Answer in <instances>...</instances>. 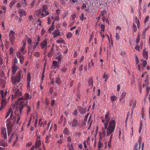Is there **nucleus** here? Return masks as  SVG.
<instances>
[{
  "label": "nucleus",
  "mask_w": 150,
  "mask_h": 150,
  "mask_svg": "<svg viewBox=\"0 0 150 150\" xmlns=\"http://www.w3.org/2000/svg\"><path fill=\"white\" fill-rule=\"evenodd\" d=\"M115 124L116 122L115 120H110L109 122L108 128L106 130L107 137L110 135L108 144V146L109 148H110L111 146V141L113 135V132L115 129Z\"/></svg>",
  "instance_id": "obj_1"
},
{
  "label": "nucleus",
  "mask_w": 150,
  "mask_h": 150,
  "mask_svg": "<svg viewBox=\"0 0 150 150\" xmlns=\"http://www.w3.org/2000/svg\"><path fill=\"white\" fill-rule=\"evenodd\" d=\"M21 87L15 85L12 89L13 93L14 95H11V99L12 100L13 99L18 98L19 97L22 96V90L21 88Z\"/></svg>",
  "instance_id": "obj_2"
},
{
  "label": "nucleus",
  "mask_w": 150,
  "mask_h": 150,
  "mask_svg": "<svg viewBox=\"0 0 150 150\" xmlns=\"http://www.w3.org/2000/svg\"><path fill=\"white\" fill-rule=\"evenodd\" d=\"M49 6V5H45L42 6V8L40 9L39 14L42 17H45L49 14V13L47 10Z\"/></svg>",
  "instance_id": "obj_3"
},
{
  "label": "nucleus",
  "mask_w": 150,
  "mask_h": 150,
  "mask_svg": "<svg viewBox=\"0 0 150 150\" xmlns=\"http://www.w3.org/2000/svg\"><path fill=\"white\" fill-rule=\"evenodd\" d=\"M105 119H104L103 117H101L102 122L104 123V128L105 129H106V130H107V129L108 128V126L109 123V122L110 120L109 111L105 115Z\"/></svg>",
  "instance_id": "obj_4"
},
{
  "label": "nucleus",
  "mask_w": 150,
  "mask_h": 150,
  "mask_svg": "<svg viewBox=\"0 0 150 150\" xmlns=\"http://www.w3.org/2000/svg\"><path fill=\"white\" fill-rule=\"evenodd\" d=\"M9 37L10 42H11L12 45H13L14 42L16 37V35L13 30H11L10 31Z\"/></svg>",
  "instance_id": "obj_5"
},
{
  "label": "nucleus",
  "mask_w": 150,
  "mask_h": 150,
  "mask_svg": "<svg viewBox=\"0 0 150 150\" xmlns=\"http://www.w3.org/2000/svg\"><path fill=\"white\" fill-rule=\"evenodd\" d=\"M21 72H18L16 76L13 77V76H11V80L12 83L13 84L17 83L20 81L21 78Z\"/></svg>",
  "instance_id": "obj_6"
},
{
  "label": "nucleus",
  "mask_w": 150,
  "mask_h": 150,
  "mask_svg": "<svg viewBox=\"0 0 150 150\" xmlns=\"http://www.w3.org/2000/svg\"><path fill=\"white\" fill-rule=\"evenodd\" d=\"M68 124L69 125H71V126L73 127H76L79 125L78 121L75 118L73 119L72 121H70L69 120Z\"/></svg>",
  "instance_id": "obj_7"
},
{
  "label": "nucleus",
  "mask_w": 150,
  "mask_h": 150,
  "mask_svg": "<svg viewBox=\"0 0 150 150\" xmlns=\"http://www.w3.org/2000/svg\"><path fill=\"white\" fill-rule=\"evenodd\" d=\"M32 98V96L30 95L29 93H26L24 95V98L23 97H21L18 99V101H20L23 100H30Z\"/></svg>",
  "instance_id": "obj_8"
},
{
  "label": "nucleus",
  "mask_w": 150,
  "mask_h": 150,
  "mask_svg": "<svg viewBox=\"0 0 150 150\" xmlns=\"http://www.w3.org/2000/svg\"><path fill=\"white\" fill-rule=\"evenodd\" d=\"M1 136L4 139H6L7 138L6 130L5 128H2L1 129Z\"/></svg>",
  "instance_id": "obj_9"
},
{
  "label": "nucleus",
  "mask_w": 150,
  "mask_h": 150,
  "mask_svg": "<svg viewBox=\"0 0 150 150\" xmlns=\"http://www.w3.org/2000/svg\"><path fill=\"white\" fill-rule=\"evenodd\" d=\"M86 108H83L81 106H79L78 107V110L81 114H85L86 112Z\"/></svg>",
  "instance_id": "obj_10"
},
{
  "label": "nucleus",
  "mask_w": 150,
  "mask_h": 150,
  "mask_svg": "<svg viewBox=\"0 0 150 150\" xmlns=\"http://www.w3.org/2000/svg\"><path fill=\"white\" fill-rule=\"evenodd\" d=\"M47 45V39H45L40 44L42 49L45 48Z\"/></svg>",
  "instance_id": "obj_11"
},
{
  "label": "nucleus",
  "mask_w": 150,
  "mask_h": 150,
  "mask_svg": "<svg viewBox=\"0 0 150 150\" xmlns=\"http://www.w3.org/2000/svg\"><path fill=\"white\" fill-rule=\"evenodd\" d=\"M67 146L68 147H72L73 144L71 142V139L70 137H68L67 138Z\"/></svg>",
  "instance_id": "obj_12"
},
{
  "label": "nucleus",
  "mask_w": 150,
  "mask_h": 150,
  "mask_svg": "<svg viewBox=\"0 0 150 150\" xmlns=\"http://www.w3.org/2000/svg\"><path fill=\"white\" fill-rule=\"evenodd\" d=\"M19 69L18 67L16 65H13L12 67V73L13 75L15 74L16 72Z\"/></svg>",
  "instance_id": "obj_13"
},
{
  "label": "nucleus",
  "mask_w": 150,
  "mask_h": 150,
  "mask_svg": "<svg viewBox=\"0 0 150 150\" xmlns=\"http://www.w3.org/2000/svg\"><path fill=\"white\" fill-rule=\"evenodd\" d=\"M139 144L138 145V144L137 143H136L134 146V150H139L140 149V147L141 146V141L140 140H139Z\"/></svg>",
  "instance_id": "obj_14"
},
{
  "label": "nucleus",
  "mask_w": 150,
  "mask_h": 150,
  "mask_svg": "<svg viewBox=\"0 0 150 150\" xmlns=\"http://www.w3.org/2000/svg\"><path fill=\"white\" fill-rule=\"evenodd\" d=\"M17 57L19 58L20 59V62L21 64H23L24 59V57L21 55V54H20V53L17 54Z\"/></svg>",
  "instance_id": "obj_15"
},
{
  "label": "nucleus",
  "mask_w": 150,
  "mask_h": 150,
  "mask_svg": "<svg viewBox=\"0 0 150 150\" xmlns=\"http://www.w3.org/2000/svg\"><path fill=\"white\" fill-rule=\"evenodd\" d=\"M41 145V141L39 140H36L35 142V144L34 145L35 146V149H36L40 147Z\"/></svg>",
  "instance_id": "obj_16"
},
{
  "label": "nucleus",
  "mask_w": 150,
  "mask_h": 150,
  "mask_svg": "<svg viewBox=\"0 0 150 150\" xmlns=\"http://www.w3.org/2000/svg\"><path fill=\"white\" fill-rule=\"evenodd\" d=\"M25 44H24L23 46L21 47L20 49L19 50V52L18 53H20V54H25V52H24V50L25 48Z\"/></svg>",
  "instance_id": "obj_17"
},
{
  "label": "nucleus",
  "mask_w": 150,
  "mask_h": 150,
  "mask_svg": "<svg viewBox=\"0 0 150 150\" xmlns=\"http://www.w3.org/2000/svg\"><path fill=\"white\" fill-rule=\"evenodd\" d=\"M52 67L53 69H55L57 68L59 66V65L58 64L57 61H54L52 62Z\"/></svg>",
  "instance_id": "obj_18"
},
{
  "label": "nucleus",
  "mask_w": 150,
  "mask_h": 150,
  "mask_svg": "<svg viewBox=\"0 0 150 150\" xmlns=\"http://www.w3.org/2000/svg\"><path fill=\"white\" fill-rule=\"evenodd\" d=\"M52 34L53 35V38H55L58 35H59L60 32L59 31L57 30H55L52 33Z\"/></svg>",
  "instance_id": "obj_19"
},
{
  "label": "nucleus",
  "mask_w": 150,
  "mask_h": 150,
  "mask_svg": "<svg viewBox=\"0 0 150 150\" xmlns=\"http://www.w3.org/2000/svg\"><path fill=\"white\" fill-rule=\"evenodd\" d=\"M25 104H23L21 102L20 103L19 106L18 110L19 111V113L20 114H21L22 110L23 109V108Z\"/></svg>",
  "instance_id": "obj_20"
},
{
  "label": "nucleus",
  "mask_w": 150,
  "mask_h": 150,
  "mask_svg": "<svg viewBox=\"0 0 150 150\" xmlns=\"http://www.w3.org/2000/svg\"><path fill=\"white\" fill-rule=\"evenodd\" d=\"M143 57L145 58L146 59H147L148 58V52L146 51V48H145L144 49L143 52Z\"/></svg>",
  "instance_id": "obj_21"
},
{
  "label": "nucleus",
  "mask_w": 150,
  "mask_h": 150,
  "mask_svg": "<svg viewBox=\"0 0 150 150\" xmlns=\"http://www.w3.org/2000/svg\"><path fill=\"white\" fill-rule=\"evenodd\" d=\"M31 76L29 72L28 73L27 75V84H30L31 81Z\"/></svg>",
  "instance_id": "obj_22"
},
{
  "label": "nucleus",
  "mask_w": 150,
  "mask_h": 150,
  "mask_svg": "<svg viewBox=\"0 0 150 150\" xmlns=\"http://www.w3.org/2000/svg\"><path fill=\"white\" fill-rule=\"evenodd\" d=\"M7 127V131H11L12 128V126L11 125V123L8 122L6 124Z\"/></svg>",
  "instance_id": "obj_23"
},
{
  "label": "nucleus",
  "mask_w": 150,
  "mask_h": 150,
  "mask_svg": "<svg viewBox=\"0 0 150 150\" xmlns=\"http://www.w3.org/2000/svg\"><path fill=\"white\" fill-rule=\"evenodd\" d=\"M126 93L125 92H122L121 93L120 95V97H119L120 98V101H121L125 97Z\"/></svg>",
  "instance_id": "obj_24"
},
{
  "label": "nucleus",
  "mask_w": 150,
  "mask_h": 150,
  "mask_svg": "<svg viewBox=\"0 0 150 150\" xmlns=\"http://www.w3.org/2000/svg\"><path fill=\"white\" fill-rule=\"evenodd\" d=\"M17 2L16 0H12V1L9 4V7L11 9L13 5Z\"/></svg>",
  "instance_id": "obj_25"
},
{
  "label": "nucleus",
  "mask_w": 150,
  "mask_h": 150,
  "mask_svg": "<svg viewBox=\"0 0 150 150\" xmlns=\"http://www.w3.org/2000/svg\"><path fill=\"white\" fill-rule=\"evenodd\" d=\"M7 145V143L6 142H5L4 141H1L0 142V146L4 147L6 146Z\"/></svg>",
  "instance_id": "obj_26"
},
{
  "label": "nucleus",
  "mask_w": 150,
  "mask_h": 150,
  "mask_svg": "<svg viewBox=\"0 0 150 150\" xmlns=\"http://www.w3.org/2000/svg\"><path fill=\"white\" fill-rule=\"evenodd\" d=\"M11 108H10L8 109L5 117V119H6L9 115L10 113H11Z\"/></svg>",
  "instance_id": "obj_27"
},
{
  "label": "nucleus",
  "mask_w": 150,
  "mask_h": 150,
  "mask_svg": "<svg viewBox=\"0 0 150 150\" xmlns=\"http://www.w3.org/2000/svg\"><path fill=\"white\" fill-rule=\"evenodd\" d=\"M62 58V56L61 54H60L58 56L56 57V59H57L58 61V62H60Z\"/></svg>",
  "instance_id": "obj_28"
},
{
  "label": "nucleus",
  "mask_w": 150,
  "mask_h": 150,
  "mask_svg": "<svg viewBox=\"0 0 150 150\" xmlns=\"http://www.w3.org/2000/svg\"><path fill=\"white\" fill-rule=\"evenodd\" d=\"M88 84H93V81L92 77H90L88 79Z\"/></svg>",
  "instance_id": "obj_29"
},
{
  "label": "nucleus",
  "mask_w": 150,
  "mask_h": 150,
  "mask_svg": "<svg viewBox=\"0 0 150 150\" xmlns=\"http://www.w3.org/2000/svg\"><path fill=\"white\" fill-rule=\"evenodd\" d=\"M63 132L64 134L68 135L69 133V130L66 127L63 130Z\"/></svg>",
  "instance_id": "obj_30"
},
{
  "label": "nucleus",
  "mask_w": 150,
  "mask_h": 150,
  "mask_svg": "<svg viewBox=\"0 0 150 150\" xmlns=\"http://www.w3.org/2000/svg\"><path fill=\"white\" fill-rule=\"evenodd\" d=\"M117 98V97L115 96H112L110 97L111 100L113 102L115 101Z\"/></svg>",
  "instance_id": "obj_31"
},
{
  "label": "nucleus",
  "mask_w": 150,
  "mask_h": 150,
  "mask_svg": "<svg viewBox=\"0 0 150 150\" xmlns=\"http://www.w3.org/2000/svg\"><path fill=\"white\" fill-rule=\"evenodd\" d=\"M24 13L25 12L23 10H20L19 12V14L20 16V17H22L23 16Z\"/></svg>",
  "instance_id": "obj_32"
},
{
  "label": "nucleus",
  "mask_w": 150,
  "mask_h": 150,
  "mask_svg": "<svg viewBox=\"0 0 150 150\" xmlns=\"http://www.w3.org/2000/svg\"><path fill=\"white\" fill-rule=\"evenodd\" d=\"M146 93L147 95L148 94L150 89V87L148 86V85H146Z\"/></svg>",
  "instance_id": "obj_33"
},
{
  "label": "nucleus",
  "mask_w": 150,
  "mask_h": 150,
  "mask_svg": "<svg viewBox=\"0 0 150 150\" xmlns=\"http://www.w3.org/2000/svg\"><path fill=\"white\" fill-rule=\"evenodd\" d=\"M67 70V69L65 66H64L61 68L60 70L63 72L65 73Z\"/></svg>",
  "instance_id": "obj_34"
},
{
  "label": "nucleus",
  "mask_w": 150,
  "mask_h": 150,
  "mask_svg": "<svg viewBox=\"0 0 150 150\" xmlns=\"http://www.w3.org/2000/svg\"><path fill=\"white\" fill-rule=\"evenodd\" d=\"M34 55L35 57H38L40 56V54L38 52H34Z\"/></svg>",
  "instance_id": "obj_35"
},
{
  "label": "nucleus",
  "mask_w": 150,
  "mask_h": 150,
  "mask_svg": "<svg viewBox=\"0 0 150 150\" xmlns=\"http://www.w3.org/2000/svg\"><path fill=\"white\" fill-rule=\"evenodd\" d=\"M57 95V93H56L55 91L53 92L51 95H50V96L51 98H53L55 97Z\"/></svg>",
  "instance_id": "obj_36"
},
{
  "label": "nucleus",
  "mask_w": 150,
  "mask_h": 150,
  "mask_svg": "<svg viewBox=\"0 0 150 150\" xmlns=\"http://www.w3.org/2000/svg\"><path fill=\"white\" fill-rule=\"evenodd\" d=\"M55 82L56 83H60V79L59 76L57 77L55 79Z\"/></svg>",
  "instance_id": "obj_37"
},
{
  "label": "nucleus",
  "mask_w": 150,
  "mask_h": 150,
  "mask_svg": "<svg viewBox=\"0 0 150 150\" xmlns=\"http://www.w3.org/2000/svg\"><path fill=\"white\" fill-rule=\"evenodd\" d=\"M132 28L134 32H135L137 30L136 25L134 23L133 24Z\"/></svg>",
  "instance_id": "obj_38"
},
{
  "label": "nucleus",
  "mask_w": 150,
  "mask_h": 150,
  "mask_svg": "<svg viewBox=\"0 0 150 150\" xmlns=\"http://www.w3.org/2000/svg\"><path fill=\"white\" fill-rule=\"evenodd\" d=\"M42 120L41 119H40L39 120V122H38V126L39 127H41L42 126V125L43 124V125H44V124H43L42 122H41Z\"/></svg>",
  "instance_id": "obj_39"
},
{
  "label": "nucleus",
  "mask_w": 150,
  "mask_h": 150,
  "mask_svg": "<svg viewBox=\"0 0 150 150\" xmlns=\"http://www.w3.org/2000/svg\"><path fill=\"white\" fill-rule=\"evenodd\" d=\"M1 96L2 98V99L5 98V96L4 94V92L3 90H1L0 91Z\"/></svg>",
  "instance_id": "obj_40"
},
{
  "label": "nucleus",
  "mask_w": 150,
  "mask_h": 150,
  "mask_svg": "<svg viewBox=\"0 0 150 150\" xmlns=\"http://www.w3.org/2000/svg\"><path fill=\"white\" fill-rule=\"evenodd\" d=\"M89 115V113H87L85 115L84 118V122H86L88 119V118Z\"/></svg>",
  "instance_id": "obj_41"
},
{
  "label": "nucleus",
  "mask_w": 150,
  "mask_h": 150,
  "mask_svg": "<svg viewBox=\"0 0 150 150\" xmlns=\"http://www.w3.org/2000/svg\"><path fill=\"white\" fill-rule=\"evenodd\" d=\"M140 35H138L137 38L135 42L137 44L139 43L140 41Z\"/></svg>",
  "instance_id": "obj_42"
},
{
  "label": "nucleus",
  "mask_w": 150,
  "mask_h": 150,
  "mask_svg": "<svg viewBox=\"0 0 150 150\" xmlns=\"http://www.w3.org/2000/svg\"><path fill=\"white\" fill-rule=\"evenodd\" d=\"M6 105V104L3 103H1V106L0 107V110L1 111L3 108L5 107Z\"/></svg>",
  "instance_id": "obj_43"
},
{
  "label": "nucleus",
  "mask_w": 150,
  "mask_h": 150,
  "mask_svg": "<svg viewBox=\"0 0 150 150\" xmlns=\"http://www.w3.org/2000/svg\"><path fill=\"white\" fill-rule=\"evenodd\" d=\"M76 70V67H73V69H72L71 71L72 72V74L75 76V72Z\"/></svg>",
  "instance_id": "obj_44"
},
{
  "label": "nucleus",
  "mask_w": 150,
  "mask_h": 150,
  "mask_svg": "<svg viewBox=\"0 0 150 150\" xmlns=\"http://www.w3.org/2000/svg\"><path fill=\"white\" fill-rule=\"evenodd\" d=\"M53 52L51 51H50L49 52L48 54V57H51L52 55H53Z\"/></svg>",
  "instance_id": "obj_45"
},
{
  "label": "nucleus",
  "mask_w": 150,
  "mask_h": 150,
  "mask_svg": "<svg viewBox=\"0 0 150 150\" xmlns=\"http://www.w3.org/2000/svg\"><path fill=\"white\" fill-rule=\"evenodd\" d=\"M55 91V90L52 87H51L50 88V95H51L52 93H53V92Z\"/></svg>",
  "instance_id": "obj_46"
},
{
  "label": "nucleus",
  "mask_w": 150,
  "mask_h": 150,
  "mask_svg": "<svg viewBox=\"0 0 150 150\" xmlns=\"http://www.w3.org/2000/svg\"><path fill=\"white\" fill-rule=\"evenodd\" d=\"M100 28L101 29V30L104 32L105 30V26L104 25L101 24L100 26Z\"/></svg>",
  "instance_id": "obj_47"
},
{
  "label": "nucleus",
  "mask_w": 150,
  "mask_h": 150,
  "mask_svg": "<svg viewBox=\"0 0 150 150\" xmlns=\"http://www.w3.org/2000/svg\"><path fill=\"white\" fill-rule=\"evenodd\" d=\"M149 16H147L145 18V20L144 21V23H145L146 22L149 20Z\"/></svg>",
  "instance_id": "obj_48"
},
{
  "label": "nucleus",
  "mask_w": 150,
  "mask_h": 150,
  "mask_svg": "<svg viewBox=\"0 0 150 150\" xmlns=\"http://www.w3.org/2000/svg\"><path fill=\"white\" fill-rule=\"evenodd\" d=\"M32 145V142L29 141V142L26 144V147H28Z\"/></svg>",
  "instance_id": "obj_49"
},
{
  "label": "nucleus",
  "mask_w": 150,
  "mask_h": 150,
  "mask_svg": "<svg viewBox=\"0 0 150 150\" xmlns=\"http://www.w3.org/2000/svg\"><path fill=\"white\" fill-rule=\"evenodd\" d=\"M73 114L74 115L76 116L78 114V110L77 109H76L74 110V112L73 113Z\"/></svg>",
  "instance_id": "obj_50"
},
{
  "label": "nucleus",
  "mask_w": 150,
  "mask_h": 150,
  "mask_svg": "<svg viewBox=\"0 0 150 150\" xmlns=\"http://www.w3.org/2000/svg\"><path fill=\"white\" fill-rule=\"evenodd\" d=\"M145 77L146 78V79L145 80V83L147 84L148 82V79L149 78V76L147 75H146L145 76Z\"/></svg>",
  "instance_id": "obj_51"
},
{
  "label": "nucleus",
  "mask_w": 150,
  "mask_h": 150,
  "mask_svg": "<svg viewBox=\"0 0 150 150\" xmlns=\"http://www.w3.org/2000/svg\"><path fill=\"white\" fill-rule=\"evenodd\" d=\"M51 137V135L50 134H49L48 135H47L46 139V143H47L49 142L48 139L50 138Z\"/></svg>",
  "instance_id": "obj_52"
},
{
  "label": "nucleus",
  "mask_w": 150,
  "mask_h": 150,
  "mask_svg": "<svg viewBox=\"0 0 150 150\" xmlns=\"http://www.w3.org/2000/svg\"><path fill=\"white\" fill-rule=\"evenodd\" d=\"M103 144L101 142L99 141L98 143V147L99 149H100L101 147V146L103 145Z\"/></svg>",
  "instance_id": "obj_53"
},
{
  "label": "nucleus",
  "mask_w": 150,
  "mask_h": 150,
  "mask_svg": "<svg viewBox=\"0 0 150 150\" xmlns=\"http://www.w3.org/2000/svg\"><path fill=\"white\" fill-rule=\"evenodd\" d=\"M27 107L28 108L27 114H28V113L31 111V108L30 107L28 106H27Z\"/></svg>",
  "instance_id": "obj_54"
},
{
  "label": "nucleus",
  "mask_w": 150,
  "mask_h": 150,
  "mask_svg": "<svg viewBox=\"0 0 150 150\" xmlns=\"http://www.w3.org/2000/svg\"><path fill=\"white\" fill-rule=\"evenodd\" d=\"M142 63H143V67H144L145 68L146 67V65L147 64V61L146 60H144L143 61Z\"/></svg>",
  "instance_id": "obj_55"
},
{
  "label": "nucleus",
  "mask_w": 150,
  "mask_h": 150,
  "mask_svg": "<svg viewBox=\"0 0 150 150\" xmlns=\"http://www.w3.org/2000/svg\"><path fill=\"white\" fill-rule=\"evenodd\" d=\"M72 36V34L70 33H69L67 35V38H70Z\"/></svg>",
  "instance_id": "obj_56"
},
{
  "label": "nucleus",
  "mask_w": 150,
  "mask_h": 150,
  "mask_svg": "<svg viewBox=\"0 0 150 150\" xmlns=\"http://www.w3.org/2000/svg\"><path fill=\"white\" fill-rule=\"evenodd\" d=\"M91 61V63H89L88 64V68L90 69V67H93L94 65V63L93 62H92V60Z\"/></svg>",
  "instance_id": "obj_57"
},
{
  "label": "nucleus",
  "mask_w": 150,
  "mask_h": 150,
  "mask_svg": "<svg viewBox=\"0 0 150 150\" xmlns=\"http://www.w3.org/2000/svg\"><path fill=\"white\" fill-rule=\"evenodd\" d=\"M105 129H104L103 127L102 130V134L104 136H105V135H106V132H105Z\"/></svg>",
  "instance_id": "obj_58"
},
{
  "label": "nucleus",
  "mask_w": 150,
  "mask_h": 150,
  "mask_svg": "<svg viewBox=\"0 0 150 150\" xmlns=\"http://www.w3.org/2000/svg\"><path fill=\"white\" fill-rule=\"evenodd\" d=\"M54 28V26H51V27L49 29L48 31L51 32V31L53 30Z\"/></svg>",
  "instance_id": "obj_59"
},
{
  "label": "nucleus",
  "mask_w": 150,
  "mask_h": 150,
  "mask_svg": "<svg viewBox=\"0 0 150 150\" xmlns=\"http://www.w3.org/2000/svg\"><path fill=\"white\" fill-rule=\"evenodd\" d=\"M27 42L30 45H31L32 41L30 38H28L27 39Z\"/></svg>",
  "instance_id": "obj_60"
},
{
  "label": "nucleus",
  "mask_w": 150,
  "mask_h": 150,
  "mask_svg": "<svg viewBox=\"0 0 150 150\" xmlns=\"http://www.w3.org/2000/svg\"><path fill=\"white\" fill-rule=\"evenodd\" d=\"M80 19L82 21H83L84 19V14L83 13H81V15L80 16Z\"/></svg>",
  "instance_id": "obj_61"
},
{
  "label": "nucleus",
  "mask_w": 150,
  "mask_h": 150,
  "mask_svg": "<svg viewBox=\"0 0 150 150\" xmlns=\"http://www.w3.org/2000/svg\"><path fill=\"white\" fill-rule=\"evenodd\" d=\"M56 42L58 43H62L64 42V40H62V39L60 40H57Z\"/></svg>",
  "instance_id": "obj_62"
},
{
  "label": "nucleus",
  "mask_w": 150,
  "mask_h": 150,
  "mask_svg": "<svg viewBox=\"0 0 150 150\" xmlns=\"http://www.w3.org/2000/svg\"><path fill=\"white\" fill-rule=\"evenodd\" d=\"M13 65H16V64L18 63V60L16 57H15L13 60Z\"/></svg>",
  "instance_id": "obj_63"
},
{
  "label": "nucleus",
  "mask_w": 150,
  "mask_h": 150,
  "mask_svg": "<svg viewBox=\"0 0 150 150\" xmlns=\"http://www.w3.org/2000/svg\"><path fill=\"white\" fill-rule=\"evenodd\" d=\"M57 142L60 145L63 142L62 140L61 139H59L57 141Z\"/></svg>",
  "instance_id": "obj_64"
}]
</instances>
